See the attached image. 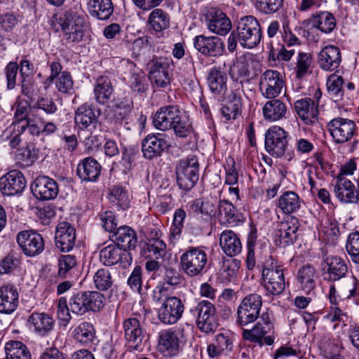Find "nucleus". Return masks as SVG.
I'll use <instances>...</instances> for the list:
<instances>
[{"label": "nucleus", "instance_id": "obj_44", "mask_svg": "<svg viewBox=\"0 0 359 359\" xmlns=\"http://www.w3.org/2000/svg\"><path fill=\"white\" fill-rule=\"evenodd\" d=\"M114 91L111 80L105 76H100L95 82L94 95L97 102L101 104L109 103Z\"/></svg>", "mask_w": 359, "mask_h": 359}, {"label": "nucleus", "instance_id": "obj_21", "mask_svg": "<svg viewBox=\"0 0 359 359\" xmlns=\"http://www.w3.org/2000/svg\"><path fill=\"white\" fill-rule=\"evenodd\" d=\"M325 280L331 282L345 280L347 283L348 266L345 261L338 256H327L324 259Z\"/></svg>", "mask_w": 359, "mask_h": 359}, {"label": "nucleus", "instance_id": "obj_28", "mask_svg": "<svg viewBox=\"0 0 359 359\" xmlns=\"http://www.w3.org/2000/svg\"><path fill=\"white\" fill-rule=\"evenodd\" d=\"M182 113L179 107L176 105L162 107L156 112L154 116V126L161 130L171 129L172 126Z\"/></svg>", "mask_w": 359, "mask_h": 359}, {"label": "nucleus", "instance_id": "obj_6", "mask_svg": "<svg viewBox=\"0 0 359 359\" xmlns=\"http://www.w3.org/2000/svg\"><path fill=\"white\" fill-rule=\"evenodd\" d=\"M182 271L189 277L202 276L208 263V255L201 247H189L180 257Z\"/></svg>", "mask_w": 359, "mask_h": 359}, {"label": "nucleus", "instance_id": "obj_20", "mask_svg": "<svg viewBox=\"0 0 359 359\" xmlns=\"http://www.w3.org/2000/svg\"><path fill=\"white\" fill-rule=\"evenodd\" d=\"M31 190L33 195L41 201L53 200L59 193L56 181L46 175L37 177L31 185Z\"/></svg>", "mask_w": 359, "mask_h": 359}, {"label": "nucleus", "instance_id": "obj_15", "mask_svg": "<svg viewBox=\"0 0 359 359\" xmlns=\"http://www.w3.org/2000/svg\"><path fill=\"white\" fill-rule=\"evenodd\" d=\"M203 17L208 29L216 34L224 36L232 28L231 20L218 8H205L203 11Z\"/></svg>", "mask_w": 359, "mask_h": 359}, {"label": "nucleus", "instance_id": "obj_45", "mask_svg": "<svg viewBox=\"0 0 359 359\" xmlns=\"http://www.w3.org/2000/svg\"><path fill=\"white\" fill-rule=\"evenodd\" d=\"M74 121L80 129H87L97 122V116L88 104L81 105L75 111Z\"/></svg>", "mask_w": 359, "mask_h": 359}, {"label": "nucleus", "instance_id": "obj_42", "mask_svg": "<svg viewBox=\"0 0 359 359\" xmlns=\"http://www.w3.org/2000/svg\"><path fill=\"white\" fill-rule=\"evenodd\" d=\"M88 9L93 17L98 20H105L112 15L114 5L111 0H89Z\"/></svg>", "mask_w": 359, "mask_h": 359}, {"label": "nucleus", "instance_id": "obj_36", "mask_svg": "<svg viewBox=\"0 0 359 359\" xmlns=\"http://www.w3.org/2000/svg\"><path fill=\"white\" fill-rule=\"evenodd\" d=\"M217 209L219 219L223 224L229 226H235L241 222V215L233 203L228 200H220Z\"/></svg>", "mask_w": 359, "mask_h": 359}, {"label": "nucleus", "instance_id": "obj_58", "mask_svg": "<svg viewBox=\"0 0 359 359\" xmlns=\"http://www.w3.org/2000/svg\"><path fill=\"white\" fill-rule=\"evenodd\" d=\"M346 249L351 261L359 264V231H355L348 235Z\"/></svg>", "mask_w": 359, "mask_h": 359}, {"label": "nucleus", "instance_id": "obj_62", "mask_svg": "<svg viewBox=\"0 0 359 359\" xmlns=\"http://www.w3.org/2000/svg\"><path fill=\"white\" fill-rule=\"evenodd\" d=\"M241 266V261L236 259H227L224 262L222 275L226 281H231L237 276Z\"/></svg>", "mask_w": 359, "mask_h": 359}, {"label": "nucleus", "instance_id": "obj_17", "mask_svg": "<svg viewBox=\"0 0 359 359\" xmlns=\"http://www.w3.org/2000/svg\"><path fill=\"white\" fill-rule=\"evenodd\" d=\"M243 93L241 83H236L235 88H231L230 93L222 97L226 103L222 107L221 113L226 121L236 119L241 114Z\"/></svg>", "mask_w": 359, "mask_h": 359}, {"label": "nucleus", "instance_id": "obj_10", "mask_svg": "<svg viewBox=\"0 0 359 359\" xmlns=\"http://www.w3.org/2000/svg\"><path fill=\"white\" fill-rule=\"evenodd\" d=\"M262 284L266 291L272 295H279L285 289L283 271L271 257L263 264Z\"/></svg>", "mask_w": 359, "mask_h": 359}, {"label": "nucleus", "instance_id": "obj_32", "mask_svg": "<svg viewBox=\"0 0 359 359\" xmlns=\"http://www.w3.org/2000/svg\"><path fill=\"white\" fill-rule=\"evenodd\" d=\"M133 100L131 98L126 97L123 99L118 98L114 105L112 107V118L116 123L125 124L127 129H130L129 121L132 116Z\"/></svg>", "mask_w": 359, "mask_h": 359}, {"label": "nucleus", "instance_id": "obj_24", "mask_svg": "<svg viewBox=\"0 0 359 359\" xmlns=\"http://www.w3.org/2000/svg\"><path fill=\"white\" fill-rule=\"evenodd\" d=\"M130 253L115 243L103 248L100 252V260L105 266H113L120 263L126 267L130 264Z\"/></svg>", "mask_w": 359, "mask_h": 359}, {"label": "nucleus", "instance_id": "obj_50", "mask_svg": "<svg viewBox=\"0 0 359 359\" xmlns=\"http://www.w3.org/2000/svg\"><path fill=\"white\" fill-rule=\"evenodd\" d=\"M344 79L341 76L332 74L327 80V88L329 95L334 102L342 99L344 96Z\"/></svg>", "mask_w": 359, "mask_h": 359}, {"label": "nucleus", "instance_id": "obj_16", "mask_svg": "<svg viewBox=\"0 0 359 359\" xmlns=\"http://www.w3.org/2000/svg\"><path fill=\"white\" fill-rule=\"evenodd\" d=\"M259 86L261 93L265 98H276L281 93L284 81L278 71L269 69L260 76Z\"/></svg>", "mask_w": 359, "mask_h": 359}, {"label": "nucleus", "instance_id": "obj_26", "mask_svg": "<svg viewBox=\"0 0 359 359\" xmlns=\"http://www.w3.org/2000/svg\"><path fill=\"white\" fill-rule=\"evenodd\" d=\"M123 327L128 348L132 350H138L144 337L140 320L137 318H128L123 321Z\"/></svg>", "mask_w": 359, "mask_h": 359}, {"label": "nucleus", "instance_id": "obj_22", "mask_svg": "<svg viewBox=\"0 0 359 359\" xmlns=\"http://www.w3.org/2000/svg\"><path fill=\"white\" fill-rule=\"evenodd\" d=\"M194 46L198 53L209 57L219 56L224 50L223 41L217 36L198 35L194 39Z\"/></svg>", "mask_w": 359, "mask_h": 359}, {"label": "nucleus", "instance_id": "obj_51", "mask_svg": "<svg viewBox=\"0 0 359 359\" xmlns=\"http://www.w3.org/2000/svg\"><path fill=\"white\" fill-rule=\"evenodd\" d=\"M95 335L93 325L88 322H83L76 326L73 330L74 339L81 343L88 344L91 342Z\"/></svg>", "mask_w": 359, "mask_h": 359}, {"label": "nucleus", "instance_id": "obj_29", "mask_svg": "<svg viewBox=\"0 0 359 359\" xmlns=\"http://www.w3.org/2000/svg\"><path fill=\"white\" fill-rule=\"evenodd\" d=\"M55 241L56 247L62 252L70 251L76 241L74 228L69 222L59 223L55 231Z\"/></svg>", "mask_w": 359, "mask_h": 359}, {"label": "nucleus", "instance_id": "obj_30", "mask_svg": "<svg viewBox=\"0 0 359 359\" xmlns=\"http://www.w3.org/2000/svg\"><path fill=\"white\" fill-rule=\"evenodd\" d=\"M341 61V52L337 46H327L318 53V63L319 67L323 70H335L339 67Z\"/></svg>", "mask_w": 359, "mask_h": 359}, {"label": "nucleus", "instance_id": "obj_25", "mask_svg": "<svg viewBox=\"0 0 359 359\" xmlns=\"http://www.w3.org/2000/svg\"><path fill=\"white\" fill-rule=\"evenodd\" d=\"M333 186L334 194L341 203H356L358 202L359 192L355 184L349 180L341 175H337Z\"/></svg>", "mask_w": 359, "mask_h": 359}, {"label": "nucleus", "instance_id": "obj_57", "mask_svg": "<svg viewBox=\"0 0 359 359\" xmlns=\"http://www.w3.org/2000/svg\"><path fill=\"white\" fill-rule=\"evenodd\" d=\"M175 135L180 137H185L192 133L191 123L188 116L182 113L178 118L175 121L172 128Z\"/></svg>", "mask_w": 359, "mask_h": 359}, {"label": "nucleus", "instance_id": "obj_55", "mask_svg": "<svg viewBox=\"0 0 359 359\" xmlns=\"http://www.w3.org/2000/svg\"><path fill=\"white\" fill-rule=\"evenodd\" d=\"M109 199L122 209L129 207L130 198L128 193L121 186H114L111 189Z\"/></svg>", "mask_w": 359, "mask_h": 359}, {"label": "nucleus", "instance_id": "obj_37", "mask_svg": "<svg viewBox=\"0 0 359 359\" xmlns=\"http://www.w3.org/2000/svg\"><path fill=\"white\" fill-rule=\"evenodd\" d=\"M207 80L210 90L219 97H224L227 90L226 73L219 67H213L209 71Z\"/></svg>", "mask_w": 359, "mask_h": 359}, {"label": "nucleus", "instance_id": "obj_40", "mask_svg": "<svg viewBox=\"0 0 359 359\" xmlns=\"http://www.w3.org/2000/svg\"><path fill=\"white\" fill-rule=\"evenodd\" d=\"M294 109L299 116L307 124L314 123L318 114V106L309 97L297 100Z\"/></svg>", "mask_w": 359, "mask_h": 359}, {"label": "nucleus", "instance_id": "obj_53", "mask_svg": "<svg viewBox=\"0 0 359 359\" xmlns=\"http://www.w3.org/2000/svg\"><path fill=\"white\" fill-rule=\"evenodd\" d=\"M93 283L95 287L100 291L108 290L113 284L111 273L107 269H98L93 276Z\"/></svg>", "mask_w": 359, "mask_h": 359}, {"label": "nucleus", "instance_id": "obj_11", "mask_svg": "<svg viewBox=\"0 0 359 359\" xmlns=\"http://www.w3.org/2000/svg\"><path fill=\"white\" fill-rule=\"evenodd\" d=\"M172 64L170 58L153 57L147 64L149 78L153 85L157 88H166L170 84Z\"/></svg>", "mask_w": 359, "mask_h": 359}, {"label": "nucleus", "instance_id": "obj_34", "mask_svg": "<svg viewBox=\"0 0 359 359\" xmlns=\"http://www.w3.org/2000/svg\"><path fill=\"white\" fill-rule=\"evenodd\" d=\"M30 327L40 336L48 335L55 326V320L46 313H33L28 319Z\"/></svg>", "mask_w": 359, "mask_h": 359}, {"label": "nucleus", "instance_id": "obj_54", "mask_svg": "<svg viewBox=\"0 0 359 359\" xmlns=\"http://www.w3.org/2000/svg\"><path fill=\"white\" fill-rule=\"evenodd\" d=\"M128 65L130 68L133 67V72L129 79L131 89L138 93L144 92L146 90L144 73L138 69H135V65L133 62H129Z\"/></svg>", "mask_w": 359, "mask_h": 359}, {"label": "nucleus", "instance_id": "obj_5", "mask_svg": "<svg viewBox=\"0 0 359 359\" xmlns=\"http://www.w3.org/2000/svg\"><path fill=\"white\" fill-rule=\"evenodd\" d=\"M104 296L97 291L77 292L69 299L71 312L82 316L88 311L97 312L104 306Z\"/></svg>", "mask_w": 359, "mask_h": 359}, {"label": "nucleus", "instance_id": "obj_2", "mask_svg": "<svg viewBox=\"0 0 359 359\" xmlns=\"http://www.w3.org/2000/svg\"><path fill=\"white\" fill-rule=\"evenodd\" d=\"M262 37V27L257 19L252 15L242 17L238 21L236 29L228 38V50L234 52L237 43L245 48H253L259 45Z\"/></svg>", "mask_w": 359, "mask_h": 359}, {"label": "nucleus", "instance_id": "obj_39", "mask_svg": "<svg viewBox=\"0 0 359 359\" xmlns=\"http://www.w3.org/2000/svg\"><path fill=\"white\" fill-rule=\"evenodd\" d=\"M262 108L264 118L269 121H278L286 118L287 109L286 104L279 99L271 98Z\"/></svg>", "mask_w": 359, "mask_h": 359}, {"label": "nucleus", "instance_id": "obj_47", "mask_svg": "<svg viewBox=\"0 0 359 359\" xmlns=\"http://www.w3.org/2000/svg\"><path fill=\"white\" fill-rule=\"evenodd\" d=\"M302 203V201L296 192L287 191L280 196L278 206L283 213L290 215L297 212Z\"/></svg>", "mask_w": 359, "mask_h": 359}, {"label": "nucleus", "instance_id": "obj_38", "mask_svg": "<svg viewBox=\"0 0 359 359\" xmlns=\"http://www.w3.org/2000/svg\"><path fill=\"white\" fill-rule=\"evenodd\" d=\"M113 241L124 250L134 249L137 243V238L135 231L128 226L118 227L114 231Z\"/></svg>", "mask_w": 359, "mask_h": 359}, {"label": "nucleus", "instance_id": "obj_35", "mask_svg": "<svg viewBox=\"0 0 359 359\" xmlns=\"http://www.w3.org/2000/svg\"><path fill=\"white\" fill-rule=\"evenodd\" d=\"M18 305V292L15 287L11 285L0 287V313H11Z\"/></svg>", "mask_w": 359, "mask_h": 359}, {"label": "nucleus", "instance_id": "obj_4", "mask_svg": "<svg viewBox=\"0 0 359 359\" xmlns=\"http://www.w3.org/2000/svg\"><path fill=\"white\" fill-rule=\"evenodd\" d=\"M189 325L187 323L161 330L158 335V347L165 357H175L182 351L187 340Z\"/></svg>", "mask_w": 359, "mask_h": 359}, {"label": "nucleus", "instance_id": "obj_43", "mask_svg": "<svg viewBox=\"0 0 359 359\" xmlns=\"http://www.w3.org/2000/svg\"><path fill=\"white\" fill-rule=\"evenodd\" d=\"M318 274L313 266L305 265L300 268L297 274V280L300 287L307 294H310L316 287Z\"/></svg>", "mask_w": 359, "mask_h": 359}, {"label": "nucleus", "instance_id": "obj_60", "mask_svg": "<svg viewBox=\"0 0 359 359\" xmlns=\"http://www.w3.org/2000/svg\"><path fill=\"white\" fill-rule=\"evenodd\" d=\"M186 212L182 208L175 210L173 217L172 226L170 229V236L172 239L178 240L183 229Z\"/></svg>", "mask_w": 359, "mask_h": 359}, {"label": "nucleus", "instance_id": "obj_1", "mask_svg": "<svg viewBox=\"0 0 359 359\" xmlns=\"http://www.w3.org/2000/svg\"><path fill=\"white\" fill-rule=\"evenodd\" d=\"M262 306L261 295L253 293L245 297L236 311V325L242 328V335L245 340L257 343L259 346L264 344L271 345L273 339L266 336L273 328L271 317L268 313L260 315Z\"/></svg>", "mask_w": 359, "mask_h": 359}, {"label": "nucleus", "instance_id": "obj_19", "mask_svg": "<svg viewBox=\"0 0 359 359\" xmlns=\"http://www.w3.org/2000/svg\"><path fill=\"white\" fill-rule=\"evenodd\" d=\"M304 27L317 29L324 34L331 33L336 27L337 22L334 16L329 11H318L302 22Z\"/></svg>", "mask_w": 359, "mask_h": 359}, {"label": "nucleus", "instance_id": "obj_8", "mask_svg": "<svg viewBox=\"0 0 359 359\" xmlns=\"http://www.w3.org/2000/svg\"><path fill=\"white\" fill-rule=\"evenodd\" d=\"M177 183L180 189L189 191L196 184L199 178V163L194 155L180 160L175 168Z\"/></svg>", "mask_w": 359, "mask_h": 359}, {"label": "nucleus", "instance_id": "obj_63", "mask_svg": "<svg viewBox=\"0 0 359 359\" xmlns=\"http://www.w3.org/2000/svg\"><path fill=\"white\" fill-rule=\"evenodd\" d=\"M312 62V58L310 54L306 53H299L297 59V72L296 76L298 79L303 78L309 71Z\"/></svg>", "mask_w": 359, "mask_h": 359}, {"label": "nucleus", "instance_id": "obj_14", "mask_svg": "<svg viewBox=\"0 0 359 359\" xmlns=\"http://www.w3.org/2000/svg\"><path fill=\"white\" fill-rule=\"evenodd\" d=\"M327 130L335 144H343L349 142L356 133L355 123L348 118L337 117L327 123Z\"/></svg>", "mask_w": 359, "mask_h": 359}, {"label": "nucleus", "instance_id": "obj_9", "mask_svg": "<svg viewBox=\"0 0 359 359\" xmlns=\"http://www.w3.org/2000/svg\"><path fill=\"white\" fill-rule=\"evenodd\" d=\"M189 313L196 320L198 328L203 332H214L217 327L216 309L210 302L201 300L189 309Z\"/></svg>", "mask_w": 359, "mask_h": 359}, {"label": "nucleus", "instance_id": "obj_49", "mask_svg": "<svg viewBox=\"0 0 359 359\" xmlns=\"http://www.w3.org/2000/svg\"><path fill=\"white\" fill-rule=\"evenodd\" d=\"M6 359H32L27 346L20 341H9L6 344Z\"/></svg>", "mask_w": 359, "mask_h": 359}, {"label": "nucleus", "instance_id": "obj_7", "mask_svg": "<svg viewBox=\"0 0 359 359\" xmlns=\"http://www.w3.org/2000/svg\"><path fill=\"white\" fill-rule=\"evenodd\" d=\"M27 129V128L24 126L12 123L1 135V141L7 144L9 147L18 149L17 159L26 166L31 165L34 161L28 146L20 148L22 142V135Z\"/></svg>", "mask_w": 359, "mask_h": 359}, {"label": "nucleus", "instance_id": "obj_48", "mask_svg": "<svg viewBox=\"0 0 359 359\" xmlns=\"http://www.w3.org/2000/svg\"><path fill=\"white\" fill-rule=\"evenodd\" d=\"M142 254L149 259H161L166 255V245L158 237L148 238L142 248Z\"/></svg>", "mask_w": 359, "mask_h": 359}, {"label": "nucleus", "instance_id": "obj_18", "mask_svg": "<svg viewBox=\"0 0 359 359\" xmlns=\"http://www.w3.org/2000/svg\"><path fill=\"white\" fill-rule=\"evenodd\" d=\"M17 242L28 257H34L44 250V242L41 234L33 231H22L17 235Z\"/></svg>", "mask_w": 359, "mask_h": 359}, {"label": "nucleus", "instance_id": "obj_33", "mask_svg": "<svg viewBox=\"0 0 359 359\" xmlns=\"http://www.w3.org/2000/svg\"><path fill=\"white\" fill-rule=\"evenodd\" d=\"M219 245L229 257H235L242 251V243L238 235L231 230L223 231L219 236Z\"/></svg>", "mask_w": 359, "mask_h": 359}, {"label": "nucleus", "instance_id": "obj_64", "mask_svg": "<svg viewBox=\"0 0 359 359\" xmlns=\"http://www.w3.org/2000/svg\"><path fill=\"white\" fill-rule=\"evenodd\" d=\"M19 69L18 64L15 62H10L4 69V74L6 79V88L13 90L17 85V76Z\"/></svg>", "mask_w": 359, "mask_h": 359}, {"label": "nucleus", "instance_id": "obj_56", "mask_svg": "<svg viewBox=\"0 0 359 359\" xmlns=\"http://www.w3.org/2000/svg\"><path fill=\"white\" fill-rule=\"evenodd\" d=\"M248 74L249 70L245 62L243 61L234 62L229 69V74L231 79L234 81L232 88H235V84L236 83H241V86L243 87V81L240 79L247 76Z\"/></svg>", "mask_w": 359, "mask_h": 359}, {"label": "nucleus", "instance_id": "obj_52", "mask_svg": "<svg viewBox=\"0 0 359 359\" xmlns=\"http://www.w3.org/2000/svg\"><path fill=\"white\" fill-rule=\"evenodd\" d=\"M57 130V127L53 122H46L43 118L36 117L29 133L32 136L39 137L41 135L48 136L55 133Z\"/></svg>", "mask_w": 359, "mask_h": 359}, {"label": "nucleus", "instance_id": "obj_31", "mask_svg": "<svg viewBox=\"0 0 359 359\" xmlns=\"http://www.w3.org/2000/svg\"><path fill=\"white\" fill-rule=\"evenodd\" d=\"M101 170L102 166L97 160L87 157L78 164L76 173L81 181L95 182L98 180Z\"/></svg>", "mask_w": 359, "mask_h": 359}, {"label": "nucleus", "instance_id": "obj_46", "mask_svg": "<svg viewBox=\"0 0 359 359\" xmlns=\"http://www.w3.org/2000/svg\"><path fill=\"white\" fill-rule=\"evenodd\" d=\"M149 30L151 33H159L170 27V16L163 10L155 8L148 18Z\"/></svg>", "mask_w": 359, "mask_h": 359}, {"label": "nucleus", "instance_id": "obj_41", "mask_svg": "<svg viewBox=\"0 0 359 359\" xmlns=\"http://www.w3.org/2000/svg\"><path fill=\"white\" fill-rule=\"evenodd\" d=\"M15 112L13 123L24 126L27 128L28 131L31 128V126L34 123L37 116H30V105L26 100H18L14 104Z\"/></svg>", "mask_w": 359, "mask_h": 359}, {"label": "nucleus", "instance_id": "obj_61", "mask_svg": "<svg viewBox=\"0 0 359 359\" xmlns=\"http://www.w3.org/2000/svg\"><path fill=\"white\" fill-rule=\"evenodd\" d=\"M55 86L57 90L62 93H71L74 87V81L71 74L67 71L62 72L56 78Z\"/></svg>", "mask_w": 359, "mask_h": 359}, {"label": "nucleus", "instance_id": "obj_23", "mask_svg": "<svg viewBox=\"0 0 359 359\" xmlns=\"http://www.w3.org/2000/svg\"><path fill=\"white\" fill-rule=\"evenodd\" d=\"M25 187V178L19 170H11L0 178V191L4 195L14 196L21 193Z\"/></svg>", "mask_w": 359, "mask_h": 359}, {"label": "nucleus", "instance_id": "obj_13", "mask_svg": "<svg viewBox=\"0 0 359 359\" xmlns=\"http://www.w3.org/2000/svg\"><path fill=\"white\" fill-rule=\"evenodd\" d=\"M184 311V304L180 298L166 297L158 309V319L165 325H173L182 318Z\"/></svg>", "mask_w": 359, "mask_h": 359}, {"label": "nucleus", "instance_id": "obj_27", "mask_svg": "<svg viewBox=\"0 0 359 359\" xmlns=\"http://www.w3.org/2000/svg\"><path fill=\"white\" fill-rule=\"evenodd\" d=\"M168 147L163 134H149L142 142V151L144 158L153 159L160 156Z\"/></svg>", "mask_w": 359, "mask_h": 359}, {"label": "nucleus", "instance_id": "obj_12", "mask_svg": "<svg viewBox=\"0 0 359 359\" xmlns=\"http://www.w3.org/2000/svg\"><path fill=\"white\" fill-rule=\"evenodd\" d=\"M288 133L283 128L273 126L265 134V149L272 156L282 157L288 147Z\"/></svg>", "mask_w": 359, "mask_h": 359}, {"label": "nucleus", "instance_id": "obj_59", "mask_svg": "<svg viewBox=\"0 0 359 359\" xmlns=\"http://www.w3.org/2000/svg\"><path fill=\"white\" fill-rule=\"evenodd\" d=\"M283 6V0H256V8L264 14H273Z\"/></svg>", "mask_w": 359, "mask_h": 359}, {"label": "nucleus", "instance_id": "obj_3", "mask_svg": "<svg viewBox=\"0 0 359 359\" xmlns=\"http://www.w3.org/2000/svg\"><path fill=\"white\" fill-rule=\"evenodd\" d=\"M52 27L56 32L64 33L63 39L67 43H79L84 36L85 18L70 9L65 13L54 15Z\"/></svg>", "mask_w": 359, "mask_h": 359}]
</instances>
